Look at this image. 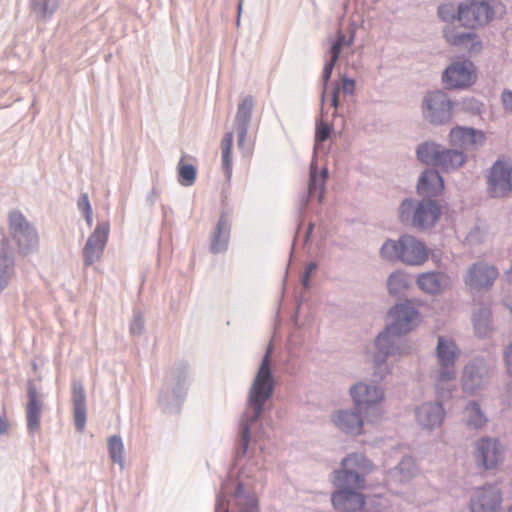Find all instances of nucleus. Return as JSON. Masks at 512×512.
I'll use <instances>...</instances> for the list:
<instances>
[{"label":"nucleus","instance_id":"nucleus-8","mask_svg":"<svg viewBox=\"0 0 512 512\" xmlns=\"http://www.w3.org/2000/svg\"><path fill=\"white\" fill-rule=\"evenodd\" d=\"M441 214L436 201L431 199H405L399 207L401 222L417 229H427L435 225Z\"/></svg>","mask_w":512,"mask_h":512},{"label":"nucleus","instance_id":"nucleus-25","mask_svg":"<svg viewBox=\"0 0 512 512\" xmlns=\"http://www.w3.org/2000/svg\"><path fill=\"white\" fill-rule=\"evenodd\" d=\"M444 37L450 45L470 54H476L482 49L479 36L474 32H460L454 27H447L444 30Z\"/></svg>","mask_w":512,"mask_h":512},{"label":"nucleus","instance_id":"nucleus-28","mask_svg":"<svg viewBox=\"0 0 512 512\" xmlns=\"http://www.w3.org/2000/svg\"><path fill=\"white\" fill-rule=\"evenodd\" d=\"M72 405L73 419L75 428L78 432H82L86 425L87 407L86 394L81 381L74 380L72 382Z\"/></svg>","mask_w":512,"mask_h":512},{"label":"nucleus","instance_id":"nucleus-41","mask_svg":"<svg viewBox=\"0 0 512 512\" xmlns=\"http://www.w3.org/2000/svg\"><path fill=\"white\" fill-rule=\"evenodd\" d=\"M107 446L111 460L123 469L125 465V458L124 445L121 437L118 435L110 436L107 441Z\"/></svg>","mask_w":512,"mask_h":512},{"label":"nucleus","instance_id":"nucleus-18","mask_svg":"<svg viewBox=\"0 0 512 512\" xmlns=\"http://www.w3.org/2000/svg\"><path fill=\"white\" fill-rule=\"evenodd\" d=\"M476 69L468 60L451 63L442 74V81L449 89H464L476 81Z\"/></svg>","mask_w":512,"mask_h":512},{"label":"nucleus","instance_id":"nucleus-32","mask_svg":"<svg viewBox=\"0 0 512 512\" xmlns=\"http://www.w3.org/2000/svg\"><path fill=\"white\" fill-rule=\"evenodd\" d=\"M231 223L228 215L222 213L211 240V252L214 254L221 253L227 250L230 238Z\"/></svg>","mask_w":512,"mask_h":512},{"label":"nucleus","instance_id":"nucleus-39","mask_svg":"<svg viewBox=\"0 0 512 512\" xmlns=\"http://www.w3.org/2000/svg\"><path fill=\"white\" fill-rule=\"evenodd\" d=\"M60 0H30L32 13L40 19L50 18L58 9Z\"/></svg>","mask_w":512,"mask_h":512},{"label":"nucleus","instance_id":"nucleus-1","mask_svg":"<svg viewBox=\"0 0 512 512\" xmlns=\"http://www.w3.org/2000/svg\"><path fill=\"white\" fill-rule=\"evenodd\" d=\"M390 322L374 341L371 359L374 374L383 379L391 373L388 357H403L412 353V347L401 336L412 331L419 323V313L410 302L396 304L389 311Z\"/></svg>","mask_w":512,"mask_h":512},{"label":"nucleus","instance_id":"nucleus-46","mask_svg":"<svg viewBox=\"0 0 512 512\" xmlns=\"http://www.w3.org/2000/svg\"><path fill=\"white\" fill-rule=\"evenodd\" d=\"M331 133V126L323 121L317 123L316 133H315V142H323L326 141Z\"/></svg>","mask_w":512,"mask_h":512},{"label":"nucleus","instance_id":"nucleus-35","mask_svg":"<svg viewBox=\"0 0 512 512\" xmlns=\"http://www.w3.org/2000/svg\"><path fill=\"white\" fill-rule=\"evenodd\" d=\"M472 323L477 337H488L492 332L491 309L485 305L476 307L472 313Z\"/></svg>","mask_w":512,"mask_h":512},{"label":"nucleus","instance_id":"nucleus-40","mask_svg":"<svg viewBox=\"0 0 512 512\" xmlns=\"http://www.w3.org/2000/svg\"><path fill=\"white\" fill-rule=\"evenodd\" d=\"M233 144V133L228 132L224 135L221 141V151H222V169L224 171L225 176L229 179L232 174V150Z\"/></svg>","mask_w":512,"mask_h":512},{"label":"nucleus","instance_id":"nucleus-16","mask_svg":"<svg viewBox=\"0 0 512 512\" xmlns=\"http://www.w3.org/2000/svg\"><path fill=\"white\" fill-rule=\"evenodd\" d=\"M499 276L498 269L485 261L469 266L464 276L465 285L472 292L488 291Z\"/></svg>","mask_w":512,"mask_h":512},{"label":"nucleus","instance_id":"nucleus-12","mask_svg":"<svg viewBox=\"0 0 512 512\" xmlns=\"http://www.w3.org/2000/svg\"><path fill=\"white\" fill-rule=\"evenodd\" d=\"M452 108L451 100L440 90L428 92L422 102L423 117L434 125L448 123L452 118Z\"/></svg>","mask_w":512,"mask_h":512},{"label":"nucleus","instance_id":"nucleus-52","mask_svg":"<svg viewBox=\"0 0 512 512\" xmlns=\"http://www.w3.org/2000/svg\"><path fill=\"white\" fill-rule=\"evenodd\" d=\"M77 207H78L79 211H81L82 213L92 211V207H91L87 193L81 194V196L77 202Z\"/></svg>","mask_w":512,"mask_h":512},{"label":"nucleus","instance_id":"nucleus-36","mask_svg":"<svg viewBox=\"0 0 512 512\" xmlns=\"http://www.w3.org/2000/svg\"><path fill=\"white\" fill-rule=\"evenodd\" d=\"M328 178V169L324 167L320 173L317 171V166L314 161L310 165V179L308 184L309 196L316 195L318 202L322 203L325 195V182Z\"/></svg>","mask_w":512,"mask_h":512},{"label":"nucleus","instance_id":"nucleus-4","mask_svg":"<svg viewBox=\"0 0 512 512\" xmlns=\"http://www.w3.org/2000/svg\"><path fill=\"white\" fill-rule=\"evenodd\" d=\"M245 471L241 472L240 479L228 478L221 484L216 498L215 512H259L258 499L254 492L242 481Z\"/></svg>","mask_w":512,"mask_h":512},{"label":"nucleus","instance_id":"nucleus-3","mask_svg":"<svg viewBox=\"0 0 512 512\" xmlns=\"http://www.w3.org/2000/svg\"><path fill=\"white\" fill-rule=\"evenodd\" d=\"M437 366L430 371L429 378L439 399H450L457 377L456 363L461 349L452 337L439 335L435 348Z\"/></svg>","mask_w":512,"mask_h":512},{"label":"nucleus","instance_id":"nucleus-53","mask_svg":"<svg viewBox=\"0 0 512 512\" xmlns=\"http://www.w3.org/2000/svg\"><path fill=\"white\" fill-rule=\"evenodd\" d=\"M504 361L507 373L512 377V342L504 350Z\"/></svg>","mask_w":512,"mask_h":512},{"label":"nucleus","instance_id":"nucleus-45","mask_svg":"<svg viewBox=\"0 0 512 512\" xmlns=\"http://www.w3.org/2000/svg\"><path fill=\"white\" fill-rule=\"evenodd\" d=\"M336 63H332L330 61H327L323 67L322 71V82H323V91L321 95V104H322V113H324V103H325V96L328 88V83L332 75L333 68Z\"/></svg>","mask_w":512,"mask_h":512},{"label":"nucleus","instance_id":"nucleus-48","mask_svg":"<svg viewBox=\"0 0 512 512\" xmlns=\"http://www.w3.org/2000/svg\"><path fill=\"white\" fill-rule=\"evenodd\" d=\"M340 91H342L346 95H353L355 92V81L351 78H348L346 74H343L341 77Z\"/></svg>","mask_w":512,"mask_h":512},{"label":"nucleus","instance_id":"nucleus-50","mask_svg":"<svg viewBox=\"0 0 512 512\" xmlns=\"http://www.w3.org/2000/svg\"><path fill=\"white\" fill-rule=\"evenodd\" d=\"M342 48L343 47L339 44V42L333 41L328 51V54L330 56L328 61L336 63L339 59Z\"/></svg>","mask_w":512,"mask_h":512},{"label":"nucleus","instance_id":"nucleus-26","mask_svg":"<svg viewBox=\"0 0 512 512\" xmlns=\"http://www.w3.org/2000/svg\"><path fill=\"white\" fill-rule=\"evenodd\" d=\"M28 403L26 406L27 430L34 434L40 430V418L43 406L42 396L38 393L33 381L28 382Z\"/></svg>","mask_w":512,"mask_h":512},{"label":"nucleus","instance_id":"nucleus-47","mask_svg":"<svg viewBox=\"0 0 512 512\" xmlns=\"http://www.w3.org/2000/svg\"><path fill=\"white\" fill-rule=\"evenodd\" d=\"M144 331V319L139 312H135L133 320L130 324V333L133 335H141Z\"/></svg>","mask_w":512,"mask_h":512},{"label":"nucleus","instance_id":"nucleus-10","mask_svg":"<svg viewBox=\"0 0 512 512\" xmlns=\"http://www.w3.org/2000/svg\"><path fill=\"white\" fill-rule=\"evenodd\" d=\"M473 449V457L480 470L495 471L504 462L506 450L497 438L482 437L474 442Z\"/></svg>","mask_w":512,"mask_h":512},{"label":"nucleus","instance_id":"nucleus-5","mask_svg":"<svg viewBox=\"0 0 512 512\" xmlns=\"http://www.w3.org/2000/svg\"><path fill=\"white\" fill-rule=\"evenodd\" d=\"M380 255L388 261H399L408 266H421L428 260L429 250L416 237L404 234L397 240H386L380 248Z\"/></svg>","mask_w":512,"mask_h":512},{"label":"nucleus","instance_id":"nucleus-23","mask_svg":"<svg viewBox=\"0 0 512 512\" xmlns=\"http://www.w3.org/2000/svg\"><path fill=\"white\" fill-rule=\"evenodd\" d=\"M416 285L425 294L439 295L450 289L451 278L441 271H429L418 275Z\"/></svg>","mask_w":512,"mask_h":512},{"label":"nucleus","instance_id":"nucleus-31","mask_svg":"<svg viewBox=\"0 0 512 512\" xmlns=\"http://www.w3.org/2000/svg\"><path fill=\"white\" fill-rule=\"evenodd\" d=\"M417 472L414 459L411 456H404L396 466L388 470L387 478L390 482L407 483L415 477Z\"/></svg>","mask_w":512,"mask_h":512},{"label":"nucleus","instance_id":"nucleus-24","mask_svg":"<svg viewBox=\"0 0 512 512\" xmlns=\"http://www.w3.org/2000/svg\"><path fill=\"white\" fill-rule=\"evenodd\" d=\"M331 502L337 512H355L364 506L365 499L360 490L338 488Z\"/></svg>","mask_w":512,"mask_h":512},{"label":"nucleus","instance_id":"nucleus-6","mask_svg":"<svg viewBox=\"0 0 512 512\" xmlns=\"http://www.w3.org/2000/svg\"><path fill=\"white\" fill-rule=\"evenodd\" d=\"M374 469L373 463L361 453H351L341 461V468L333 472V484L337 488L362 490L366 476Z\"/></svg>","mask_w":512,"mask_h":512},{"label":"nucleus","instance_id":"nucleus-17","mask_svg":"<svg viewBox=\"0 0 512 512\" xmlns=\"http://www.w3.org/2000/svg\"><path fill=\"white\" fill-rule=\"evenodd\" d=\"M188 377L189 366L186 363H180L173 368L166 388L160 394L159 401L163 406L180 403L187 387Z\"/></svg>","mask_w":512,"mask_h":512},{"label":"nucleus","instance_id":"nucleus-7","mask_svg":"<svg viewBox=\"0 0 512 512\" xmlns=\"http://www.w3.org/2000/svg\"><path fill=\"white\" fill-rule=\"evenodd\" d=\"M350 396L357 410H362L367 421L376 423L383 415L380 404L385 398L384 389L376 384L360 381L349 389Z\"/></svg>","mask_w":512,"mask_h":512},{"label":"nucleus","instance_id":"nucleus-49","mask_svg":"<svg viewBox=\"0 0 512 512\" xmlns=\"http://www.w3.org/2000/svg\"><path fill=\"white\" fill-rule=\"evenodd\" d=\"M354 33L355 30L352 29L350 36L347 37L345 34H343L341 31H339L336 35V39L334 41L339 42V44L342 47H350L353 44L354 41Z\"/></svg>","mask_w":512,"mask_h":512},{"label":"nucleus","instance_id":"nucleus-60","mask_svg":"<svg viewBox=\"0 0 512 512\" xmlns=\"http://www.w3.org/2000/svg\"><path fill=\"white\" fill-rule=\"evenodd\" d=\"M307 202H308V198H307V197H305V198H304V203H303V204H304V205H306V204H307Z\"/></svg>","mask_w":512,"mask_h":512},{"label":"nucleus","instance_id":"nucleus-62","mask_svg":"<svg viewBox=\"0 0 512 512\" xmlns=\"http://www.w3.org/2000/svg\"><path fill=\"white\" fill-rule=\"evenodd\" d=\"M509 512H512V506L510 507Z\"/></svg>","mask_w":512,"mask_h":512},{"label":"nucleus","instance_id":"nucleus-9","mask_svg":"<svg viewBox=\"0 0 512 512\" xmlns=\"http://www.w3.org/2000/svg\"><path fill=\"white\" fill-rule=\"evenodd\" d=\"M8 233L20 255H30L39 248V234L24 214L12 210L8 214Z\"/></svg>","mask_w":512,"mask_h":512},{"label":"nucleus","instance_id":"nucleus-21","mask_svg":"<svg viewBox=\"0 0 512 512\" xmlns=\"http://www.w3.org/2000/svg\"><path fill=\"white\" fill-rule=\"evenodd\" d=\"M436 401H427L415 409L416 422L426 430H435L440 428L444 422L446 411L442 402L446 399H439L436 395Z\"/></svg>","mask_w":512,"mask_h":512},{"label":"nucleus","instance_id":"nucleus-34","mask_svg":"<svg viewBox=\"0 0 512 512\" xmlns=\"http://www.w3.org/2000/svg\"><path fill=\"white\" fill-rule=\"evenodd\" d=\"M467 159L468 157L463 151L443 147L436 167L446 173L454 172L463 167Z\"/></svg>","mask_w":512,"mask_h":512},{"label":"nucleus","instance_id":"nucleus-13","mask_svg":"<svg viewBox=\"0 0 512 512\" xmlns=\"http://www.w3.org/2000/svg\"><path fill=\"white\" fill-rule=\"evenodd\" d=\"M486 190L492 198H503L512 191V165L504 160H497L486 175Z\"/></svg>","mask_w":512,"mask_h":512},{"label":"nucleus","instance_id":"nucleus-22","mask_svg":"<svg viewBox=\"0 0 512 512\" xmlns=\"http://www.w3.org/2000/svg\"><path fill=\"white\" fill-rule=\"evenodd\" d=\"M361 414H363V411L357 410L355 406L352 409H339L331 414V422L342 433L358 436L362 433L364 427Z\"/></svg>","mask_w":512,"mask_h":512},{"label":"nucleus","instance_id":"nucleus-37","mask_svg":"<svg viewBox=\"0 0 512 512\" xmlns=\"http://www.w3.org/2000/svg\"><path fill=\"white\" fill-rule=\"evenodd\" d=\"M442 149L443 146L436 142H423L416 149L417 159L423 164L436 167Z\"/></svg>","mask_w":512,"mask_h":512},{"label":"nucleus","instance_id":"nucleus-63","mask_svg":"<svg viewBox=\"0 0 512 512\" xmlns=\"http://www.w3.org/2000/svg\"><path fill=\"white\" fill-rule=\"evenodd\" d=\"M509 309H510V312L512 313V307H509Z\"/></svg>","mask_w":512,"mask_h":512},{"label":"nucleus","instance_id":"nucleus-29","mask_svg":"<svg viewBox=\"0 0 512 512\" xmlns=\"http://www.w3.org/2000/svg\"><path fill=\"white\" fill-rule=\"evenodd\" d=\"M14 254L8 240L0 239V293L6 289L15 274Z\"/></svg>","mask_w":512,"mask_h":512},{"label":"nucleus","instance_id":"nucleus-14","mask_svg":"<svg viewBox=\"0 0 512 512\" xmlns=\"http://www.w3.org/2000/svg\"><path fill=\"white\" fill-rule=\"evenodd\" d=\"M494 17L488 1L465 0L459 4L458 20L463 26L476 28L487 24Z\"/></svg>","mask_w":512,"mask_h":512},{"label":"nucleus","instance_id":"nucleus-59","mask_svg":"<svg viewBox=\"0 0 512 512\" xmlns=\"http://www.w3.org/2000/svg\"><path fill=\"white\" fill-rule=\"evenodd\" d=\"M312 230H313V224H309V227H308L307 232H306V240L308 239V237L312 233Z\"/></svg>","mask_w":512,"mask_h":512},{"label":"nucleus","instance_id":"nucleus-58","mask_svg":"<svg viewBox=\"0 0 512 512\" xmlns=\"http://www.w3.org/2000/svg\"><path fill=\"white\" fill-rule=\"evenodd\" d=\"M82 214L84 215V218H85V221H86L87 225L89 227H91L92 224H93V212L90 211V212H85V213H82Z\"/></svg>","mask_w":512,"mask_h":512},{"label":"nucleus","instance_id":"nucleus-54","mask_svg":"<svg viewBox=\"0 0 512 512\" xmlns=\"http://www.w3.org/2000/svg\"><path fill=\"white\" fill-rule=\"evenodd\" d=\"M502 104L505 110L512 112V91L505 89L501 94Z\"/></svg>","mask_w":512,"mask_h":512},{"label":"nucleus","instance_id":"nucleus-57","mask_svg":"<svg viewBox=\"0 0 512 512\" xmlns=\"http://www.w3.org/2000/svg\"><path fill=\"white\" fill-rule=\"evenodd\" d=\"M8 428H9V423L7 422V420L4 417L0 416V436L6 434L8 431Z\"/></svg>","mask_w":512,"mask_h":512},{"label":"nucleus","instance_id":"nucleus-30","mask_svg":"<svg viewBox=\"0 0 512 512\" xmlns=\"http://www.w3.org/2000/svg\"><path fill=\"white\" fill-rule=\"evenodd\" d=\"M443 188V178L439 172L434 169H426L418 179L417 191L421 196H437L442 192Z\"/></svg>","mask_w":512,"mask_h":512},{"label":"nucleus","instance_id":"nucleus-33","mask_svg":"<svg viewBox=\"0 0 512 512\" xmlns=\"http://www.w3.org/2000/svg\"><path fill=\"white\" fill-rule=\"evenodd\" d=\"M462 421L467 429L478 431L486 426L488 418L480 404L477 401L471 400L463 409Z\"/></svg>","mask_w":512,"mask_h":512},{"label":"nucleus","instance_id":"nucleus-19","mask_svg":"<svg viewBox=\"0 0 512 512\" xmlns=\"http://www.w3.org/2000/svg\"><path fill=\"white\" fill-rule=\"evenodd\" d=\"M110 232L108 221L99 222L94 231L89 235L83 247V264L91 266L98 262L105 250Z\"/></svg>","mask_w":512,"mask_h":512},{"label":"nucleus","instance_id":"nucleus-44","mask_svg":"<svg viewBox=\"0 0 512 512\" xmlns=\"http://www.w3.org/2000/svg\"><path fill=\"white\" fill-rule=\"evenodd\" d=\"M459 5L454 3H444L438 7V15L443 21H452L458 19Z\"/></svg>","mask_w":512,"mask_h":512},{"label":"nucleus","instance_id":"nucleus-61","mask_svg":"<svg viewBox=\"0 0 512 512\" xmlns=\"http://www.w3.org/2000/svg\"><path fill=\"white\" fill-rule=\"evenodd\" d=\"M241 9H242V3L240 2L239 3V12L241 11Z\"/></svg>","mask_w":512,"mask_h":512},{"label":"nucleus","instance_id":"nucleus-56","mask_svg":"<svg viewBox=\"0 0 512 512\" xmlns=\"http://www.w3.org/2000/svg\"><path fill=\"white\" fill-rule=\"evenodd\" d=\"M340 92V85L338 82L333 83L332 95H331V106L337 108L339 105L338 95Z\"/></svg>","mask_w":512,"mask_h":512},{"label":"nucleus","instance_id":"nucleus-42","mask_svg":"<svg viewBox=\"0 0 512 512\" xmlns=\"http://www.w3.org/2000/svg\"><path fill=\"white\" fill-rule=\"evenodd\" d=\"M184 156L178 164L179 183L182 186H191L196 180V168L192 164L183 162Z\"/></svg>","mask_w":512,"mask_h":512},{"label":"nucleus","instance_id":"nucleus-20","mask_svg":"<svg viewBox=\"0 0 512 512\" xmlns=\"http://www.w3.org/2000/svg\"><path fill=\"white\" fill-rule=\"evenodd\" d=\"M449 144L460 151H475L482 147L486 141V135L482 130L472 127H453L448 135Z\"/></svg>","mask_w":512,"mask_h":512},{"label":"nucleus","instance_id":"nucleus-55","mask_svg":"<svg viewBox=\"0 0 512 512\" xmlns=\"http://www.w3.org/2000/svg\"><path fill=\"white\" fill-rule=\"evenodd\" d=\"M317 268V264L315 262H311L306 267L305 273L302 278V283L305 287L309 286V278L313 271Z\"/></svg>","mask_w":512,"mask_h":512},{"label":"nucleus","instance_id":"nucleus-51","mask_svg":"<svg viewBox=\"0 0 512 512\" xmlns=\"http://www.w3.org/2000/svg\"><path fill=\"white\" fill-rule=\"evenodd\" d=\"M342 48L343 47L339 44V42L333 41L328 51V54L330 56L328 61L336 63L339 59Z\"/></svg>","mask_w":512,"mask_h":512},{"label":"nucleus","instance_id":"nucleus-15","mask_svg":"<svg viewBox=\"0 0 512 512\" xmlns=\"http://www.w3.org/2000/svg\"><path fill=\"white\" fill-rule=\"evenodd\" d=\"M503 497L500 489L492 484L477 487L470 495L469 512H502Z\"/></svg>","mask_w":512,"mask_h":512},{"label":"nucleus","instance_id":"nucleus-43","mask_svg":"<svg viewBox=\"0 0 512 512\" xmlns=\"http://www.w3.org/2000/svg\"><path fill=\"white\" fill-rule=\"evenodd\" d=\"M487 229L483 224L474 225L466 235V242L470 245H479L487 238Z\"/></svg>","mask_w":512,"mask_h":512},{"label":"nucleus","instance_id":"nucleus-11","mask_svg":"<svg viewBox=\"0 0 512 512\" xmlns=\"http://www.w3.org/2000/svg\"><path fill=\"white\" fill-rule=\"evenodd\" d=\"M492 373V366L483 358L470 360L463 368L461 385L464 393L474 395L483 390Z\"/></svg>","mask_w":512,"mask_h":512},{"label":"nucleus","instance_id":"nucleus-27","mask_svg":"<svg viewBox=\"0 0 512 512\" xmlns=\"http://www.w3.org/2000/svg\"><path fill=\"white\" fill-rule=\"evenodd\" d=\"M254 108V99L252 96L244 97L238 104L236 116H235V127L238 132V147L239 149L244 148L246 136L248 133L249 124L252 118V111Z\"/></svg>","mask_w":512,"mask_h":512},{"label":"nucleus","instance_id":"nucleus-38","mask_svg":"<svg viewBox=\"0 0 512 512\" xmlns=\"http://www.w3.org/2000/svg\"><path fill=\"white\" fill-rule=\"evenodd\" d=\"M410 284V276L403 270H396L387 278V289L392 296L403 295L410 287Z\"/></svg>","mask_w":512,"mask_h":512},{"label":"nucleus","instance_id":"nucleus-2","mask_svg":"<svg viewBox=\"0 0 512 512\" xmlns=\"http://www.w3.org/2000/svg\"><path fill=\"white\" fill-rule=\"evenodd\" d=\"M270 354L271 347H268L248 392L246 408L239 424L237 456H244L249 443L256 441L262 427L260 417L274 392L275 380L271 370Z\"/></svg>","mask_w":512,"mask_h":512}]
</instances>
